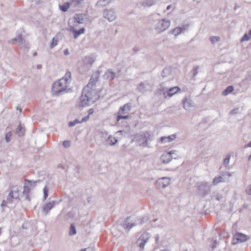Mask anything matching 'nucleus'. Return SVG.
<instances>
[{"mask_svg":"<svg viewBox=\"0 0 251 251\" xmlns=\"http://www.w3.org/2000/svg\"><path fill=\"white\" fill-rule=\"evenodd\" d=\"M183 107L184 109L188 110L192 106L191 100L185 97L182 100Z\"/></svg>","mask_w":251,"mask_h":251,"instance_id":"nucleus-23","label":"nucleus"},{"mask_svg":"<svg viewBox=\"0 0 251 251\" xmlns=\"http://www.w3.org/2000/svg\"><path fill=\"white\" fill-rule=\"evenodd\" d=\"M8 201H5V200H3L2 201V203L1 204V206L2 207L3 206H6V204H7V203L8 202Z\"/></svg>","mask_w":251,"mask_h":251,"instance_id":"nucleus-56","label":"nucleus"},{"mask_svg":"<svg viewBox=\"0 0 251 251\" xmlns=\"http://www.w3.org/2000/svg\"><path fill=\"white\" fill-rule=\"evenodd\" d=\"M94 110L93 108L90 109L88 111V115L89 116L90 115L94 113Z\"/></svg>","mask_w":251,"mask_h":251,"instance_id":"nucleus-58","label":"nucleus"},{"mask_svg":"<svg viewBox=\"0 0 251 251\" xmlns=\"http://www.w3.org/2000/svg\"><path fill=\"white\" fill-rule=\"evenodd\" d=\"M180 90L178 87L175 86L170 88L169 90H167V89H165V88L160 89L159 90V91L160 94L163 95L164 98H166L168 96L169 98L171 97Z\"/></svg>","mask_w":251,"mask_h":251,"instance_id":"nucleus-7","label":"nucleus"},{"mask_svg":"<svg viewBox=\"0 0 251 251\" xmlns=\"http://www.w3.org/2000/svg\"><path fill=\"white\" fill-rule=\"evenodd\" d=\"M149 238V237L148 236V233H146L142 234L139 238L137 242L139 243V246L141 249H144L145 245L146 243Z\"/></svg>","mask_w":251,"mask_h":251,"instance_id":"nucleus-14","label":"nucleus"},{"mask_svg":"<svg viewBox=\"0 0 251 251\" xmlns=\"http://www.w3.org/2000/svg\"><path fill=\"white\" fill-rule=\"evenodd\" d=\"M89 115L85 116L82 119V120L81 121V123L86 122L89 120Z\"/></svg>","mask_w":251,"mask_h":251,"instance_id":"nucleus-51","label":"nucleus"},{"mask_svg":"<svg viewBox=\"0 0 251 251\" xmlns=\"http://www.w3.org/2000/svg\"><path fill=\"white\" fill-rule=\"evenodd\" d=\"M171 32L175 36H176L181 33V28L180 27H176L172 29Z\"/></svg>","mask_w":251,"mask_h":251,"instance_id":"nucleus-33","label":"nucleus"},{"mask_svg":"<svg viewBox=\"0 0 251 251\" xmlns=\"http://www.w3.org/2000/svg\"><path fill=\"white\" fill-rule=\"evenodd\" d=\"M25 181L26 182H28V184L25 183V185L24 186V190L23 192V195L25 197V199L27 200L28 201H30V198L29 197V193L30 192L31 189L29 188L28 185H29L30 183L32 182V181H30L29 180L25 179Z\"/></svg>","mask_w":251,"mask_h":251,"instance_id":"nucleus-11","label":"nucleus"},{"mask_svg":"<svg viewBox=\"0 0 251 251\" xmlns=\"http://www.w3.org/2000/svg\"><path fill=\"white\" fill-rule=\"evenodd\" d=\"M63 147L65 148H68L71 146V142L69 140H65L62 144Z\"/></svg>","mask_w":251,"mask_h":251,"instance_id":"nucleus-46","label":"nucleus"},{"mask_svg":"<svg viewBox=\"0 0 251 251\" xmlns=\"http://www.w3.org/2000/svg\"><path fill=\"white\" fill-rule=\"evenodd\" d=\"M213 197L218 201H221L223 198V196L218 193H214Z\"/></svg>","mask_w":251,"mask_h":251,"instance_id":"nucleus-39","label":"nucleus"},{"mask_svg":"<svg viewBox=\"0 0 251 251\" xmlns=\"http://www.w3.org/2000/svg\"><path fill=\"white\" fill-rule=\"evenodd\" d=\"M156 2V0H145L142 2L141 5L144 7H150Z\"/></svg>","mask_w":251,"mask_h":251,"instance_id":"nucleus-24","label":"nucleus"},{"mask_svg":"<svg viewBox=\"0 0 251 251\" xmlns=\"http://www.w3.org/2000/svg\"><path fill=\"white\" fill-rule=\"evenodd\" d=\"M71 7L74 9L79 8L82 7L84 0H70Z\"/></svg>","mask_w":251,"mask_h":251,"instance_id":"nucleus-18","label":"nucleus"},{"mask_svg":"<svg viewBox=\"0 0 251 251\" xmlns=\"http://www.w3.org/2000/svg\"><path fill=\"white\" fill-rule=\"evenodd\" d=\"M247 193L249 195H251V185H249L247 190H246Z\"/></svg>","mask_w":251,"mask_h":251,"instance_id":"nucleus-54","label":"nucleus"},{"mask_svg":"<svg viewBox=\"0 0 251 251\" xmlns=\"http://www.w3.org/2000/svg\"><path fill=\"white\" fill-rule=\"evenodd\" d=\"M170 74V70L168 68H164L161 72V75L162 77H165Z\"/></svg>","mask_w":251,"mask_h":251,"instance_id":"nucleus-41","label":"nucleus"},{"mask_svg":"<svg viewBox=\"0 0 251 251\" xmlns=\"http://www.w3.org/2000/svg\"><path fill=\"white\" fill-rule=\"evenodd\" d=\"M238 112V108H235L230 112V114H235Z\"/></svg>","mask_w":251,"mask_h":251,"instance_id":"nucleus-50","label":"nucleus"},{"mask_svg":"<svg viewBox=\"0 0 251 251\" xmlns=\"http://www.w3.org/2000/svg\"><path fill=\"white\" fill-rule=\"evenodd\" d=\"M58 39L57 38L53 37L51 40L50 45V48L52 49L57 45Z\"/></svg>","mask_w":251,"mask_h":251,"instance_id":"nucleus-37","label":"nucleus"},{"mask_svg":"<svg viewBox=\"0 0 251 251\" xmlns=\"http://www.w3.org/2000/svg\"><path fill=\"white\" fill-rule=\"evenodd\" d=\"M48 192H49V189H48V188H47V186H45L44 188V189H43V193H44L43 198H44V200H45L47 198V197L48 196Z\"/></svg>","mask_w":251,"mask_h":251,"instance_id":"nucleus-43","label":"nucleus"},{"mask_svg":"<svg viewBox=\"0 0 251 251\" xmlns=\"http://www.w3.org/2000/svg\"><path fill=\"white\" fill-rule=\"evenodd\" d=\"M250 237L242 233H237L234 236L232 240V244L235 245L238 243H242L249 240Z\"/></svg>","mask_w":251,"mask_h":251,"instance_id":"nucleus-9","label":"nucleus"},{"mask_svg":"<svg viewBox=\"0 0 251 251\" xmlns=\"http://www.w3.org/2000/svg\"><path fill=\"white\" fill-rule=\"evenodd\" d=\"M176 138L175 134H172L168 136H163L160 138V142L161 143H165L167 142H170L174 140Z\"/></svg>","mask_w":251,"mask_h":251,"instance_id":"nucleus-22","label":"nucleus"},{"mask_svg":"<svg viewBox=\"0 0 251 251\" xmlns=\"http://www.w3.org/2000/svg\"><path fill=\"white\" fill-rule=\"evenodd\" d=\"M130 217L128 216L125 220L124 223L123 224V227L128 231L133 226H136L137 224L142 225L145 221H147V218L145 217H143L141 219L139 220V222L137 223H132L130 222Z\"/></svg>","mask_w":251,"mask_h":251,"instance_id":"nucleus-3","label":"nucleus"},{"mask_svg":"<svg viewBox=\"0 0 251 251\" xmlns=\"http://www.w3.org/2000/svg\"><path fill=\"white\" fill-rule=\"evenodd\" d=\"M170 26V20L166 19H163L159 21L155 28L156 30H158L159 32H161L168 29Z\"/></svg>","mask_w":251,"mask_h":251,"instance_id":"nucleus-8","label":"nucleus"},{"mask_svg":"<svg viewBox=\"0 0 251 251\" xmlns=\"http://www.w3.org/2000/svg\"><path fill=\"white\" fill-rule=\"evenodd\" d=\"M68 126H70V127H71V126H75V123L74 122V121H70L69 123V125Z\"/></svg>","mask_w":251,"mask_h":251,"instance_id":"nucleus-59","label":"nucleus"},{"mask_svg":"<svg viewBox=\"0 0 251 251\" xmlns=\"http://www.w3.org/2000/svg\"><path fill=\"white\" fill-rule=\"evenodd\" d=\"M145 87L144 84L143 82H141V83H140V84L137 88L136 90L138 91V92L143 93L145 92Z\"/></svg>","mask_w":251,"mask_h":251,"instance_id":"nucleus-36","label":"nucleus"},{"mask_svg":"<svg viewBox=\"0 0 251 251\" xmlns=\"http://www.w3.org/2000/svg\"><path fill=\"white\" fill-rule=\"evenodd\" d=\"M120 74L116 75V73H114L111 69H108V71L105 73L104 75V78L110 80H113L115 77H118Z\"/></svg>","mask_w":251,"mask_h":251,"instance_id":"nucleus-15","label":"nucleus"},{"mask_svg":"<svg viewBox=\"0 0 251 251\" xmlns=\"http://www.w3.org/2000/svg\"><path fill=\"white\" fill-rule=\"evenodd\" d=\"M129 118L128 115L123 116L122 114H118L117 116V121H120L121 119H126Z\"/></svg>","mask_w":251,"mask_h":251,"instance_id":"nucleus-45","label":"nucleus"},{"mask_svg":"<svg viewBox=\"0 0 251 251\" xmlns=\"http://www.w3.org/2000/svg\"><path fill=\"white\" fill-rule=\"evenodd\" d=\"M220 40L218 36H213L210 38V40L212 43L214 44Z\"/></svg>","mask_w":251,"mask_h":251,"instance_id":"nucleus-44","label":"nucleus"},{"mask_svg":"<svg viewBox=\"0 0 251 251\" xmlns=\"http://www.w3.org/2000/svg\"><path fill=\"white\" fill-rule=\"evenodd\" d=\"M222 179L223 178L221 176H219L218 177H215L213 180V184L216 185L218 183L223 181Z\"/></svg>","mask_w":251,"mask_h":251,"instance_id":"nucleus-38","label":"nucleus"},{"mask_svg":"<svg viewBox=\"0 0 251 251\" xmlns=\"http://www.w3.org/2000/svg\"><path fill=\"white\" fill-rule=\"evenodd\" d=\"M83 94H84L91 103L94 102L98 99V95L96 90L88 87H84L82 90Z\"/></svg>","mask_w":251,"mask_h":251,"instance_id":"nucleus-4","label":"nucleus"},{"mask_svg":"<svg viewBox=\"0 0 251 251\" xmlns=\"http://www.w3.org/2000/svg\"><path fill=\"white\" fill-rule=\"evenodd\" d=\"M75 123V125L77 124L81 123V121L78 120V119H75L74 121H73Z\"/></svg>","mask_w":251,"mask_h":251,"instance_id":"nucleus-60","label":"nucleus"},{"mask_svg":"<svg viewBox=\"0 0 251 251\" xmlns=\"http://www.w3.org/2000/svg\"><path fill=\"white\" fill-rule=\"evenodd\" d=\"M25 130L24 127L22 126L21 124L20 123L17 127L16 130V133L19 136H23L25 134Z\"/></svg>","mask_w":251,"mask_h":251,"instance_id":"nucleus-29","label":"nucleus"},{"mask_svg":"<svg viewBox=\"0 0 251 251\" xmlns=\"http://www.w3.org/2000/svg\"><path fill=\"white\" fill-rule=\"evenodd\" d=\"M131 105L130 103L125 104L120 107L118 114H124L127 113L131 109Z\"/></svg>","mask_w":251,"mask_h":251,"instance_id":"nucleus-21","label":"nucleus"},{"mask_svg":"<svg viewBox=\"0 0 251 251\" xmlns=\"http://www.w3.org/2000/svg\"><path fill=\"white\" fill-rule=\"evenodd\" d=\"M76 29L75 28V25H73L72 26H70V29H69V31L72 33H74L75 31V30Z\"/></svg>","mask_w":251,"mask_h":251,"instance_id":"nucleus-53","label":"nucleus"},{"mask_svg":"<svg viewBox=\"0 0 251 251\" xmlns=\"http://www.w3.org/2000/svg\"><path fill=\"white\" fill-rule=\"evenodd\" d=\"M181 28V32H183L185 30H186L189 28V25H183L182 26L180 27Z\"/></svg>","mask_w":251,"mask_h":251,"instance_id":"nucleus-48","label":"nucleus"},{"mask_svg":"<svg viewBox=\"0 0 251 251\" xmlns=\"http://www.w3.org/2000/svg\"><path fill=\"white\" fill-rule=\"evenodd\" d=\"M64 54H65V55H68V54H69V52L68 50V49H66L65 50H64Z\"/></svg>","mask_w":251,"mask_h":251,"instance_id":"nucleus-61","label":"nucleus"},{"mask_svg":"<svg viewBox=\"0 0 251 251\" xmlns=\"http://www.w3.org/2000/svg\"><path fill=\"white\" fill-rule=\"evenodd\" d=\"M63 80L60 79L53 83L51 91L53 95L60 96L68 92L69 85Z\"/></svg>","mask_w":251,"mask_h":251,"instance_id":"nucleus-1","label":"nucleus"},{"mask_svg":"<svg viewBox=\"0 0 251 251\" xmlns=\"http://www.w3.org/2000/svg\"><path fill=\"white\" fill-rule=\"evenodd\" d=\"M86 16V14L83 13L75 14L73 20L74 21L75 23L76 22L78 24H82L83 23V20Z\"/></svg>","mask_w":251,"mask_h":251,"instance_id":"nucleus-19","label":"nucleus"},{"mask_svg":"<svg viewBox=\"0 0 251 251\" xmlns=\"http://www.w3.org/2000/svg\"><path fill=\"white\" fill-rule=\"evenodd\" d=\"M98 80V77L97 76L95 79L91 78L90 80L89 83L85 87H88L89 88H92V87L95 84L96 82Z\"/></svg>","mask_w":251,"mask_h":251,"instance_id":"nucleus-32","label":"nucleus"},{"mask_svg":"<svg viewBox=\"0 0 251 251\" xmlns=\"http://www.w3.org/2000/svg\"><path fill=\"white\" fill-rule=\"evenodd\" d=\"M152 134L149 131L144 132L141 134L137 135L135 138L136 142L140 146L148 147V141L151 140Z\"/></svg>","mask_w":251,"mask_h":251,"instance_id":"nucleus-2","label":"nucleus"},{"mask_svg":"<svg viewBox=\"0 0 251 251\" xmlns=\"http://www.w3.org/2000/svg\"><path fill=\"white\" fill-rule=\"evenodd\" d=\"M170 151L173 152L172 153H171V156H175L176 155H177L176 154V150H171Z\"/></svg>","mask_w":251,"mask_h":251,"instance_id":"nucleus-55","label":"nucleus"},{"mask_svg":"<svg viewBox=\"0 0 251 251\" xmlns=\"http://www.w3.org/2000/svg\"><path fill=\"white\" fill-rule=\"evenodd\" d=\"M14 197L15 199H17L19 198V193L18 191H14Z\"/></svg>","mask_w":251,"mask_h":251,"instance_id":"nucleus-52","label":"nucleus"},{"mask_svg":"<svg viewBox=\"0 0 251 251\" xmlns=\"http://www.w3.org/2000/svg\"><path fill=\"white\" fill-rule=\"evenodd\" d=\"M76 231L75 225L73 224H71L69 231V235L70 236L76 234Z\"/></svg>","mask_w":251,"mask_h":251,"instance_id":"nucleus-34","label":"nucleus"},{"mask_svg":"<svg viewBox=\"0 0 251 251\" xmlns=\"http://www.w3.org/2000/svg\"><path fill=\"white\" fill-rule=\"evenodd\" d=\"M111 1V0H99L96 4V7H100L107 5Z\"/></svg>","mask_w":251,"mask_h":251,"instance_id":"nucleus-25","label":"nucleus"},{"mask_svg":"<svg viewBox=\"0 0 251 251\" xmlns=\"http://www.w3.org/2000/svg\"><path fill=\"white\" fill-rule=\"evenodd\" d=\"M172 153L173 152L168 151L167 153L163 154L161 156V160L163 163L167 164L171 161L173 158L176 159L178 157V155H176L175 156H171V153Z\"/></svg>","mask_w":251,"mask_h":251,"instance_id":"nucleus-13","label":"nucleus"},{"mask_svg":"<svg viewBox=\"0 0 251 251\" xmlns=\"http://www.w3.org/2000/svg\"><path fill=\"white\" fill-rule=\"evenodd\" d=\"M132 50L134 52H138L140 50L139 48L137 47H134Z\"/></svg>","mask_w":251,"mask_h":251,"instance_id":"nucleus-57","label":"nucleus"},{"mask_svg":"<svg viewBox=\"0 0 251 251\" xmlns=\"http://www.w3.org/2000/svg\"><path fill=\"white\" fill-rule=\"evenodd\" d=\"M199 67H195L193 70V77H195L198 73Z\"/></svg>","mask_w":251,"mask_h":251,"instance_id":"nucleus-47","label":"nucleus"},{"mask_svg":"<svg viewBox=\"0 0 251 251\" xmlns=\"http://www.w3.org/2000/svg\"><path fill=\"white\" fill-rule=\"evenodd\" d=\"M234 90V88L232 86H228L225 90L222 92L223 96H226L229 93H231Z\"/></svg>","mask_w":251,"mask_h":251,"instance_id":"nucleus-31","label":"nucleus"},{"mask_svg":"<svg viewBox=\"0 0 251 251\" xmlns=\"http://www.w3.org/2000/svg\"><path fill=\"white\" fill-rule=\"evenodd\" d=\"M230 158V154H227L226 155V158L224 159V162H223V164L225 166H226L228 165V164L229 163Z\"/></svg>","mask_w":251,"mask_h":251,"instance_id":"nucleus-40","label":"nucleus"},{"mask_svg":"<svg viewBox=\"0 0 251 251\" xmlns=\"http://www.w3.org/2000/svg\"><path fill=\"white\" fill-rule=\"evenodd\" d=\"M89 103H91L90 101H89V100L86 97V95L83 94V91H82L81 96L79 98L78 101V106L82 107H84L88 105Z\"/></svg>","mask_w":251,"mask_h":251,"instance_id":"nucleus-12","label":"nucleus"},{"mask_svg":"<svg viewBox=\"0 0 251 251\" xmlns=\"http://www.w3.org/2000/svg\"><path fill=\"white\" fill-rule=\"evenodd\" d=\"M13 199H15V198L14 197V190H11L7 196V201L10 203L12 202Z\"/></svg>","mask_w":251,"mask_h":251,"instance_id":"nucleus-35","label":"nucleus"},{"mask_svg":"<svg viewBox=\"0 0 251 251\" xmlns=\"http://www.w3.org/2000/svg\"><path fill=\"white\" fill-rule=\"evenodd\" d=\"M197 185L199 190V193L201 195L205 196L210 193L211 186L208 182H198Z\"/></svg>","mask_w":251,"mask_h":251,"instance_id":"nucleus-5","label":"nucleus"},{"mask_svg":"<svg viewBox=\"0 0 251 251\" xmlns=\"http://www.w3.org/2000/svg\"><path fill=\"white\" fill-rule=\"evenodd\" d=\"M70 6H71V5L70 1H69V2L64 3L63 5H60L59 8L63 12H66Z\"/></svg>","mask_w":251,"mask_h":251,"instance_id":"nucleus-28","label":"nucleus"},{"mask_svg":"<svg viewBox=\"0 0 251 251\" xmlns=\"http://www.w3.org/2000/svg\"><path fill=\"white\" fill-rule=\"evenodd\" d=\"M92 63L93 61L91 58L89 57H86L79 63L80 65L78 67L79 71L84 73L89 70L92 65Z\"/></svg>","mask_w":251,"mask_h":251,"instance_id":"nucleus-6","label":"nucleus"},{"mask_svg":"<svg viewBox=\"0 0 251 251\" xmlns=\"http://www.w3.org/2000/svg\"><path fill=\"white\" fill-rule=\"evenodd\" d=\"M85 31V29L84 27L80 28L79 30H76L75 31L74 34V38L75 39H76L78 38V37L81 34H83L84 33Z\"/></svg>","mask_w":251,"mask_h":251,"instance_id":"nucleus-30","label":"nucleus"},{"mask_svg":"<svg viewBox=\"0 0 251 251\" xmlns=\"http://www.w3.org/2000/svg\"><path fill=\"white\" fill-rule=\"evenodd\" d=\"M246 147L251 148V141L246 145Z\"/></svg>","mask_w":251,"mask_h":251,"instance_id":"nucleus-64","label":"nucleus"},{"mask_svg":"<svg viewBox=\"0 0 251 251\" xmlns=\"http://www.w3.org/2000/svg\"><path fill=\"white\" fill-rule=\"evenodd\" d=\"M159 238V235H156V236H155L156 242H158Z\"/></svg>","mask_w":251,"mask_h":251,"instance_id":"nucleus-62","label":"nucleus"},{"mask_svg":"<svg viewBox=\"0 0 251 251\" xmlns=\"http://www.w3.org/2000/svg\"><path fill=\"white\" fill-rule=\"evenodd\" d=\"M55 203V201H53L44 204L42 211L44 213H45V215H47L50 210H51L54 206Z\"/></svg>","mask_w":251,"mask_h":251,"instance_id":"nucleus-16","label":"nucleus"},{"mask_svg":"<svg viewBox=\"0 0 251 251\" xmlns=\"http://www.w3.org/2000/svg\"><path fill=\"white\" fill-rule=\"evenodd\" d=\"M118 132H120L122 135L123 134V133H126V132L124 130H120Z\"/></svg>","mask_w":251,"mask_h":251,"instance_id":"nucleus-63","label":"nucleus"},{"mask_svg":"<svg viewBox=\"0 0 251 251\" xmlns=\"http://www.w3.org/2000/svg\"><path fill=\"white\" fill-rule=\"evenodd\" d=\"M11 41H16L20 43L21 45H24L25 47L29 49V45L28 43H26V42L25 39L22 38V34L18 35L16 37L12 39Z\"/></svg>","mask_w":251,"mask_h":251,"instance_id":"nucleus-17","label":"nucleus"},{"mask_svg":"<svg viewBox=\"0 0 251 251\" xmlns=\"http://www.w3.org/2000/svg\"><path fill=\"white\" fill-rule=\"evenodd\" d=\"M106 143L110 146H113L117 143L118 140L111 135H109L106 140Z\"/></svg>","mask_w":251,"mask_h":251,"instance_id":"nucleus-26","label":"nucleus"},{"mask_svg":"<svg viewBox=\"0 0 251 251\" xmlns=\"http://www.w3.org/2000/svg\"><path fill=\"white\" fill-rule=\"evenodd\" d=\"M60 79H64L63 80H64L68 85H70L71 80V73L69 71H68L65 74L64 76Z\"/></svg>","mask_w":251,"mask_h":251,"instance_id":"nucleus-27","label":"nucleus"},{"mask_svg":"<svg viewBox=\"0 0 251 251\" xmlns=\"http://www.w3.org/2000/svg\"><path fill=\"white\" fill-rule=\"evenodd\" d=\"M12 136V133L11 131H9L5 134V139L7 143H9L10 141V137Z\"/></svg>","mask_w":251,"mask_h":251,"instance_id":"nucleus-42","label":"nucleus"},{"mask_svg":"<svg viewBox=\"0 0 251 251\" xmlns=\"http://www.w3.org/2000/svg\"><path fill=\"white\" fill-rule=\"evenodd\" d=\"M103 17L109 22H112L116 18L115 12L113 9H105L103 13Z\"/></svg>","mask_w":251,"mask_h":251,"instance_id":"nucleus-10","label":"nucleus"},{"mask_svg":"<svg viewBox=\"0 0 251 251\" xmlns=\"http://www.w3.org/2000/svg\"><path fill=\"white\" fill-rule=\"evenodd\" d=\"M157 182L161 187L165 188L169 184L170 179L169 177H164L159 178Z\"/></svg>","mask_w":251,"mask_h":251,"instance_id":"nucleus-20","label":"nucleus"},{"mask_svg":"<svg viewBox=\"0 0 251 251\" xmlns=\"http://www.w3.org/2000/svg\"><path fill=\"white\" fill-rule=\"evenodd\" d=\"M250 39V37L247 34H245L241 39V41H248Z\"/></svg>","mask_w":251,"mask_h":251,"instance_id":"nucleus-49","label":"nucleus"}]
</instances>
